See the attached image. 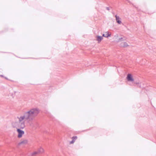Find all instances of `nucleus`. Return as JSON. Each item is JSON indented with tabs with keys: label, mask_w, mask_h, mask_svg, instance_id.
Segmentation results:
<instances>
[{
	"label": "nucleus",
	"mask_w": 156,
	"mask_h": 156,
	"mask_svg": "<svg viewBox=\"0 0 156 156\" xmlns=\"http://www.w3.org/2000/svg\"><path fill=\"white\" fill-rule=\"evenodd\" d=\"M97 41H98V43H100L103 39V36H96Z\"/></svg>",
	"instance_id": "6e6552de"
},
{
	"label": "nucleus",
	"mask_w": 156,
	"mask_h": 156,
	"mask_svg": "<svg viewBox=\"0 0 156 156\" xmlns=\"http://www.w3.org/2000/svg\"><path fill=\"white\" fill-rule=\"evenodd\" d=\"M115 17L116 18V20L118 23L119 24H121L122 23V22L121 20V19L119 17L117 16V15H116L115 16Z\"/></svg>",
	"instance_id": "39448f33"
},
{
	"label": "nucleus",
	"mask_w": 156,
	"mask_h": 156,
	"mask_svg": "<svg viewBox=\"0 0 156 156\" xmlns=\"http://www.w3.org/2000/svg\"><path fill=\"white\" fill-rule=\"evenodd\" d=\"M44 151L43 148H40L37 151H35L28 155V156H35L36 155L40 153H42Z\"/></svg>",
	"instance_id": "f03ea898"
},
{
	"label": "nucleus",
	"mask_w": 156,
	"mask_h": 156,
	"mask_svg": "<svg viewBox=\"0 0 156 156\" xmlns=\"http://www.w3.org/2000/svg\"><path fill=\"white\" fill-rule=\"evenodd\" d=\"M127 79L128 81H133L134 80L133 78L132 75L130 74H128L127 76Z\"/></svg>",
	"instance_id": "20e7f679"
},
{
	"label": "nucleus",
	"mask_w": 156,
	"mask_h": 156,
	"mask_svg": "<svg viewBox=\"0 0 156 156\" xmlns=\"http://www.w3.org/2000/svg\"><path fill=\"white\" fill-rule=\"evenodd\" d=\"M123 45H122V46H123L124 47H126L128 46V44L126 42H123Z\"/></svg>",
	"instance_id": "9d476101"
},
{
	"label": "nucleus",
	"mask_w": 156,
	"mask_h": 156,
	"mask_svg": "<svg viewBox=\"0 0 156 156\" xmlns=\"http://www.w3.org/2000/svg\"><path fill=\"white\" fill-rule=\"evenodd\" d=\"M17 131L18 133V137L20 138L23 135L24 133V132L23 131L21 130L20 129H17Z\"/></svg>",
	"instance_id": "7ed1b4c3"
},
{
	"label": "nucleus",
	"mask_w": 156,
	"mask_h": 156,
	"mask_svg": "<svg viewBox=\"0 0 156 156\" xmlns=\"http://www.w3.org/2000/svg\"><path fill=\"white\" fill-rule=\"evenodd\" d=\"M72 140H73L74 142L75 141V140H74V139H73V138H72Z\"/></svg>",
	"instance_id": "2eb2a0df"
},
{
	"label": "nucleus",
	"mask_w": 156,
	"mask_h": 156,
	"mask_svg": "<svg viewBox=\"0 0 156 156\" xmlns=\"http://www.w3.org/2000/svg\"><path fill=\"white\" fill-rule=\"evenodd\" d=\"M19 127L21 129H23L25 127V122H22L19 123Z\"/></svg>",
	"instance_id": "423d86ee"
},
{
	"label": "nucleus",
	"mask_w": 156,
	"mask_h": 156,
	"mask_svg": "<svg viewBox=\"0 0 156 156\" xmlns=\"http://www.w3.org/2000/svg\"><path fill=\"white\" fill-rule=\"evenodd\" d=\"M0 76H2V77H3V76L2 75H0Z\"/></svg>",
	"instance_id": "dca6fc26"
},
{
	"label": "nucleus",
	"mask_w": 156,
	"mask_h": 156,
	"mask_svg": "<svg viewBox=\"0 0 156 156\" xmlns=\"http://www.w3.org/2000/svg\"><path fill=\"white\" fill-rule=\"evenodd\" d=\"M39 112V111L37 108H32L29 111L25 112L23 115L20 117H17L19 119V123L24 122L25 119L27 122H29L32 121L34 118L37 116Z\"/></svg>",
	"instance_id": "f257e3e1"
},
{
	"label": "nucleus",
	"mask_w": 156,
	"mask_h": 156,
	"mask_svg": "<svg viewBox=\"0 0 156 156\" xmlns=\"http://www.w3.org/2000/svg\"><path fill=\"white\" fill-rule=\"evenodd\" d=\"M126 38L125 37H121V38L119 39V41H121L126 40Z\"/></svg>",
	"instance_id": "9b49d317"
},
{
	"label": "nucleus",
	"mask_w": 156,
	"mask_h": 156,
	"mask_svg": "<svg viewBox=\"0 0 156 156\" xmlns=\"http://www.w3.org/2000/svg\"><path fill=\"white\" fill-rule=\"evenodd\" d=\"M28 141L27 140H24L21 141V142L19 143V145L21 144H25L27 143Z\"/></svg>",
	"instance_id": "1a4fd4ad"
},
{
	"label": "nucleus",
	"mask_w": 156,
	"mask_h": 156,
	"mask_svg": "<svg viewBox=\"0 0 156 156\" xmlns=\"http://www.w3.org/2000/svg\"><path fill=\"white\" fill-rule=\"evenodd\" d=\"M111 35V34H109L108 31L106 32L105 34H102V36L105 37H110Z\"/></svg>",
	"instance_id": "0eeeda50"
},
{
	"label": "nucleus",
	"mask_w": 156,
	"mask_h": 156,
	"mask_svg": "<svg viewBox=\"0 0 156 156\" xmlns=\"http://www.w3.org/2000/svg\"><path fill=\"white\" fill-rule=\"evenodd\" d=\"M106 8L108 10H110L109 8L108 7H106Z\"/></svg>",
	"instance_id": "4468645a"
},
{
	"label": "nucleus",
	"mask_w": 156,
	"mask_h": 156,
	"mask_svg": "<svg viewBox=\"0 0 156 156\" xmlns=\"http://www.w3.org/2000/svg\"><path fill=\"white\" fill-rule=\"evenodd\" d=\"M74 142L72 140L70 142V144H73Z\"/></svg>",
	"instance_id": "ddd939ff"
},
{
	"label": "nucleus",
	"mask_w": 156,
	"mask_h": 156,
	"mask_svg": "<svg viewBox=\"0 0 156 156\" xmlns=\"http://www.w3.org/2000/svg\"><path fill=\"white\" fill-rule=\"evenodd\" d=\"M77 137L76 136H73L72 138H73V139H74L75 140L77 139Z\"/></svg>",
	"instance_id": "f8f14e48"
}]
</instances>
